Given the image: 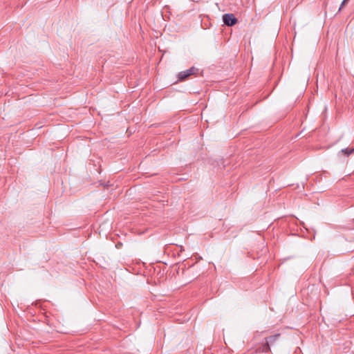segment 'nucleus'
<instances>
[{"label":"nucleus","instance_id":"f257e3e1","mask_svg":"<svg viewBox=\"0 0 354 354\" xmlns=\"http://www.w3.org/2000/svg\"><path fill=\"white\" fill-rule=\"evenodd\" d=\"M198 72V68H195L194 66L191 67L190 68L181 71L178 75V81H184L187 79L189 76L192 75H195Z\"/></svg>","mask_w":354,"mask_h":354},{"label":"nucleus","instance_id":"f03ea898","mask_svg":"<svg viewBox=\"0 0 354 354\" xmlns=\"http://www.w3.org/2000/svg\"><path fill=\"white\" fill-rule=\"evenodd\" d=\"M223 21L227 26H232L236 24L237 19L233 14H225L223 16Z\"/></svg>","mask_w":354,"mask_h":354},{"label":"nucleus","instance_id":"7ed1b4c3","mask_svg":"<svg viewBox=\"0 0 354 354\" xmlns=\"http://www.w3.org/2000/svg\"><path fill=\"white\" fill-rule=\"evenodd\" d=\"M270 351V348L269 346V343H268V342H266L264 344V345L263 346L261 351L263 353H267V352H269Z\"/></svg>","mask_w":354,"mask_h":354},{"label":"nucleus","instance_id":"20e7f679","mask_svg":"<svg viewBox=\"0 0 354 354\" xmlns=\"http://www.w3.org/2000/svg\"><path fill=\"white\" fill-rule=\"evenodd\" d=\"M342 153H344L346 156H349L351 153H354V148L348 150V149H344L341 151Z\"/></svg>","mask_w":354,"mask_h":354},{"label":"nucleus","instance_id":"39448f33","mask_svg":"<svg viewBox=\"0 0 354 354\" xmlns=\"http://www.w3.org/2000/svg\"><path fill=\"white\" fill-rule=\"evenodd\" d=\"M348 0H344L341 4L340 9L348 2Z\"/></svg>","mask_w":354,"mask_h":354},{"label":"nucleus","instance_id":"423d86ee","mask_svg":"<svg viewBox=\"0 0 354 354\" xmlns=\"http://www.w3.org/2000/svg\"><path fill=\"white\" fill-rule=\"evenodd\" d=\"M277 337H278V335L273 336V337H270V339H273V340H274Z\"/></svg>","mask_w":354,"mask_h":354}]
</instances>
